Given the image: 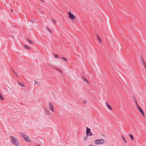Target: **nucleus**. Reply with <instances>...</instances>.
I'll return each instance as SVG.
<instances>
[{
    "label": "nucleus",
    "mask_w": 146,
    "mask_h": 146,
    "mask_svg": "<svg viewBox=\"0 0 146 146\" xmlns=\"http://www.w3.org/2000/svg\"><path fill=\"white\" fill-rule=\"evenodd\" d=\"M11 141L13 145L17 146H19V143L18 140L16 137L11 136Z\"/></svg>",
    "instance_id": "1"
},
{
    "label": "nucleus",
    "mask_w": 146,
    "mask_h": 146,
    "mask_svg": "<svg viewBox=\"0 0 146 146\" xmlns=\"http://www.w3.org/2000/svg\"><path fill=\"white\" fill-rule=\"evenodd\" d=\"M20 136L24 139L25 141L28 142H31V140L29 137L27 135L21 133L20 134Z\"/></svg>",
    "instance_id": "2"
},
{
    "label": "nucleus",
    "mask_w": 146,
    "mask_h": 146,
    "mask_svg": "<svg viewBox=\"0 0 146 146\" xmlns=\"http://www.w3.org/2000/svg\"><path fill=\"white\" fill-rule=\"evenodd\" d=\"M104 142V140L103 139H97L95 140V143L96 144H102Z\"/></svg>",
    "instance_id": "3"
},
{
    "label": "nucleus",
    "mask_w": 146,
    "mask_h": 146,
    "mask_svg": "<svg viewBox=\"0 0 146 146\" xmlns=\"http://www.w3.org/2000/svg\"><path fill=\"white\" fill-rule=\"evenodd\" d=\"M69 18L72 20H74L75 19V16L72 13L70 12H68V13Z\"/></svg>",
    "instance_id": "4"
},
{
    "label": "nucleus",
    "mask_w": 146,
    "mask_h": 146,
    "mask_svg": "<svg viewBox=\"0 0 146 146\" xmlns=\"http://www.w3.org/2000/svg\"><path fill=\"white\" fill-rule=\"evenodd\" d=\"M48 105L50 110L54 112V110L52 104L51 102H49L48 103Z\"/></svg>",
    "instance_id": "5"
},
{
    "label": "nucleus",
    "mask_w": 146,
    "mask_h": 146,
    "mask_svg": "<svg viewBox=\"0 0 146 146\" xmlns=\"http://www.w3.org/2000/svg\"><path fill=\"white\" fill-rule=\"evenodd\" d=\"M91 129L88 127H86V133L87 136H91V132L90 131Z\"/></svg>",
    "instance_id": "6"
},
{
    "label": "nucleus",
    "mask_w": 146,
    "mask_h": 146,
    "mask_svg": "<svg viewBox=\"0 0 146 146\" xmlns=\"http://www.w3.org/2000/svg\"><path fill=\"white\" fill-rule=\"evenodd\" d=\"M136 108L140 112L143 116H144V112L137 104H136Z\"/></svg>",
    "instance_id": "7"
},
{
    "label": "nucleus",
    "mask_w": 146,
    "mask_h": 146,
    "mask_svg": "<svg viewBox=\"0 0 146 146\" xmlns=\"http://www.w3.org/2000/svg\"><path fill=\"white\" fill-rule=\"evenodd\" d=\"M106 106L108 107V108L110 109V110H112V109L111 106L109 104L106 102Z\"/></svg>",
    "instance_id": "8"
},
{
    "label": "nucleus",
    "mask_w": 146,
    "mask_h": 146,
    "mask_svg": "<svg viewBox=\"0 0 146 146\" xmlns=\"http://www.w3.org/2000/svg\"><path fill=\"white\" fill-rule=\"evenodd\" d=\"M121 137L124 141V143L125 144L127 143V141L125 137L123 135H121Z\"/></svg>",
    "instance_id": "9"
},
{
    "label": "nucleus",
    "mask_w": 146,
    "mask_h": 146,
    "mask_svg": "<svg viewBox=\"0 0 146 146\" xmlns=\"http://www.w3.org/2000/svg\"><path fill=\"white\" fill-rule=\"evenodd\" d=\"M53 68L54 69H55V70H56L58 71L60 73H62V71L61 70H60L59 69H58V68H56V67H53Z\"/></svg>",
    "instance_id": "10"
},
{
    "label": "nucleus",
    "mask_w": 146,
    "mask_h": 146,
    "mask_svg": "<svg viewBox=\"0 0 146 146\" xmlns=\"http://www.w3.org/2000/svg\"><path fill=\"white\" fill-rule=\"evenodd\" d=\"M24 46V47L25 48H26V49H31V48L27 45H25Z\"/></svg>",
    "instance_id": "11"
},
{
    "label": "nucleus",
    "mask_w": 146,
    "mask_h": 146,
    "mask_svg": "<svg viewBox=\"0 0 146 146\" xmlns=\"http://www.w3.org/2000/svg\"><path fill=\"white\" fill-rule=\"evenodd\" d=\"M61 59L62 60H64L65 61H67V60L66 59V58L64 57H62L61 58Z\"/></svg>",
    "instance_id": "12"
},
{
    "label": "nucleus",
    "mask_w": 146,
    "mask_h": 146,
    "mask_svg": "<svg viewBox=\"0 0 146 146\" xmlns=\"http://www.w3.org/2000/svg\"><path fill=\"white\" fill-rule=\"evenodd\" d=\"M142 62L144 67L146 69V64L145 63L143 60H142Z\"/></svg>",
    "instance_id": "13"
},
{
    "label": "nucleus",
    "mask_w": 146,
    "mask_h": 146,
    "mask_svg": "<svg viewBox=\"0 0 146 146\" xmlns=\"http://www.w3.org/2000/svg\"><path fill=\"white\" fill-rule=\"evenodd\" d=\"M129 136L132 139V140L133 141L134 140V137L133 135L131 134H129Z\"/></svg>",
    "instance_id": "14"
},
{
    "label": "nucleus",
    "mask_w": 146,
    "mask_h": 146,
    "mask_svg": "<svg viewBox=\"0 0 146 146\" xmlns=\"http://www.w3.org/2000/svg\"><path fill=\"white\" fill-rule=\"evenodd\" d=\"M45 112L47 115H50V113L48 110H45Z\"/></svg>",
    "instance_id": "15"
},
{
    "label": "nucleus",
    "mask_w": 146,
    "mask_h": 146,
    "mask_svg": "<svg viewBox=\"0 0 146 146\" xmlns=\"http://www.w3.org/2000/svg\"><path fill=\"white\" fill-rule=\"evenodd\" d=\"M27 40L29 42V43H31V44H34V42H32L31 40H29V39L28 38L27 39Z\"/></svg>",
    "instance_id": "16"
},
{
    "label": "nucleus",
    "mask_w": 146,
    "mask_h": 146,
    "mask_svg": "<svg viewBox=\"0 0 146 146\" xmlns=\"http://www.w3.org/2000/svg\"><path fill=\"white\" fill-rule=\"evenodd\" d=\"M19 84L22 87H25V85L24 84H22L21 83H19Z\"/></svg>",
    "instance_id": "17"
},
{
    "label": "nucleus",
    "mask_w": 146,
    "mask_h": 146,
    "mask_svg": "<svg viewBox=\"0 0 146 146\" xmlns=\"http://www.w3.org/2000/svg\"><path fill=\"white\" fill-rule=\"evenodd\" d=\"M52 22L54 24H55L56 23V21L55 20V19H52Z\"/></svg>",
    "instance_id": "18"
},
{
    "label": "nucleus",
    "mask_w": 146,
    "mask_h": 146,
    "mask_svg": "<svg viewBox=\"0 0 146 146\" xmlns=\"http://www.w3.org/2000/svg\"><path fill=\"white\" fill-rule=\"evenodd\" d=\"M97 38L98 40H99L100 42H101V43H102V40L99 37H98Z\"/></svg>",
    "instance_id": "19"
},
{
    "label": "nucleus",
    "mask_w": 146,
    "mask_h": 146,
    "mask_svg": "<svg viewBox=\"0 0 146 146\" xmlns=\"http://www.w3.org/2000/svg\"><path fill=\"white\" fill-rule=\"evenodd\" d=\"M54 56L55 58H58L59 57V56H58V55L56 54H54Z\"/></svg>",
    "instance_id": "20"
},
{
    "label": "nucleus",
    "mask_w": 146,
    "mask_h": 146,
    "mask_svg": "<svg viewBox=\"0 0 146 146\" xmlns=\"http://www.w3.org/2000/svg\"><path fill=\"white\" fill-rule=\"evenodd\" d=\"M0 99L2 100H4V98H3V96L2 95H1L0 94Z\"/></svg>",
    "instance_id": "21"
},
{
    "label": "nucleus",
    "mask_w": 146,
    "mask_h": 146,
    "mask_svg": "<svg viewBox=\"0 0 146 146\" xmlns=\"http://www.w3.org/2000/svg\"><path fill=\"white\" fill-rule=\"evenodd\" d=\"M47 29L50 33H52V31L51 30L49 29L48 28H47Z\"/></svg>",
    "instance_id": "22"
},
{
    "label": "nucleus",
    "mask_w": 146,
    "mask_h": 146,
    "mask_svg": "<svg viewBox=\"0 0 146 146\" xmlns=\"http://www.w3.org/2000/svg\"><path fill=\"white\" fill-rule=\"evenodd\" d=\"M83 79L85 81H86L88 84H89V82H88V81L86 79V78H83Z\"/></svg>",
    "instance_id": "23"
},
{
    "label": "nucleus",
    "mask_w": 146,
    "mask_h": 146,
    "mask_svg": "<svg viewBox=\"0 0 146 146\" xmlns=\"http://www.w3.org/2000/svg\"><path fill=\"white\" fill-rule=\"evenodd\" d=\"M87 136H86L85 137H84V139L85 140H86V139H87Z\"/></svg>",
    "instance_id": "24"
},
{
    "label": "nucleus",
    "mask_w": 146,
    "mask_h": 146,
    "mask_svg": "<svg viewBox=\"0 0 146 146\" xmlns=\"http://www.w3.org/2000/svg\"><path fill=\"white\" fill-rule=\"evenodd\" d=\"M87 103V102L86 101V100H84L83 102V103L84 104H86V103Z\"/></svg>",
    "instance_id": "25"
},
{
    "label": "nucleus",
    "mask_w": 146,
    "mask_h": 146,
    "mask_svg": "<svg viewBox=\"0 0 146 146\" xmlns=\"http://www.w3.org/2000/svg\"><path fill=\"white\" fill-rule=\"evenodd\" d=\"M35 84H37V82L36 81H35Z\"/></svg>",
    "instance_id": "26"
},
{
    "label": "nucleus",
    "mask_w": 146,
    "mask_h": 146,
    "mask_svg": "<svg viewBox=\"0 0 146 146\" xmlns=\"http://www.w3.org/2000/svg\"><path fill=\"white\" fill-rule=\"evenodd\" d=\"M11 12H12L13 11V10L12 9H11Z\"/></svg>",
    "instance_id": "27"
},
{
    "label": "nucleus",
    "mask_w": 146,
    "mask_h": 146,
    "mask_svg": "<svg viewBox=\"0 0 146 146\" xmlns=\"http://www.w3.org/2000/svg\"><path fill=\"white\" fill-rule=\"evenodd\" d=\"M40 0L41 1H42V2H43V0Z\"/></svg>",
    "instance_id": "28"
},
{
    "label": "nucleus",
    "mask_w": 146,
    "mask_h": 146,
    "mask_svg": "<svg viewBox=\"0 0 146 146\" xmlns=\"http://www.w3.org/2000/svg\"><path fill=\"white\" fill-rule=\"evenodd\" d=\"M37 146H40L39 145H38Z\"/></svg>",
    "instance_id": "29"
},
{
    "label": "nucleus",
    "mask_w": 146,
    "mask_h": 146,
    "mask_svg": "<svg viewBox=\"0 0 146 146\" xmlns=\"http://www.w3.org/2000/svg\"><path fill=\"white\" fill-rule=\"evenodd\" d=\"M89 146H91V145H89Z\"/></svg>",
    "instance_id": "30"
}]
</instances>
